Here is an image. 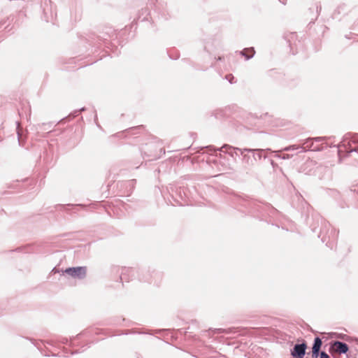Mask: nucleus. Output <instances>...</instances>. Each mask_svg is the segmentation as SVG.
Returning a JSON list of instances; mask_svg holds the SVG:
<instances>
[{"instance_id": "nucleus-5", "label": "nucleus", "mask_w": 358, "mask_h": 358, "mask_svg": "<svg viewBox=\"0 0 358 358\" xmlns=\"http://www.w3.org/2000/svg\"><path fill=\"white\" fill-rule=\"evenodd\" d=\"M307 344L305 341L301 343H296L291 350L290 354L292 358H303L306 355Z\"/></svg>"}, {"instance_id": "nucleus-11", "label": "nucleus", "mask_w": 358, "mask_h": 358, "mask_svg": "<svg viewBox=\"0 0 358 358\" xmlns=\"http://www.w3.org/2000/svg\"><path fill=\"white\" fill-rule=\"evenodd\" d=\"M134 273H135L134 269H133L131 268H124L121 273L120 278L122 281L124 280V281L128 282L129 280V278L127 277V275L129 274L134 275Z\"/></svg>"}, {"instance_id": "nucleus-7", "label": "nucleus", "mask_w": 358, "mask_h": 358, "mask_svg": "<svg viewBox=\"0 0 358 358\" xmlns=\"http://www.w3.org/2000/svg\"><path fill=\"white\" fill-rule=\"evenodd\" d=\"M176 196L178 198H174L173 196V198L177 205L179 206H185L189 205V203L187 201V196L186 194L185 190L184 189H182L181 187L176 189Z\"/></svg>"}, {"instance_id": "nucleus-26", "label": "nucleus", "mask_w": 358, "mask_h": 358, "mask_svg": "<svg viewBox=\"0 0 358 358\" xmlns=\"http://www.w3.org/2000/svg\"><path fill=\"white\" fill-rule=\"evenodd\" d=\"M77 352H78L77 351L75 352V353H77ZM73 354H74V352H71V355H73Z\"/></svg>"}, {"instance_id": "nucleus-9", "label": "nucleus", "mask_w": 358, "mask_h": 358, "mask_svg": "<svg viewBox=\"0 0 358 358\" xmlns=\"http://www.w3.org/2000/svg\"><path fill=\"white\" fill-rule=\"evenodd\" d=\"M220 150V151L228 153L231 157H234V154L238 155V152H240L241 155H243V153L245 152V151H243V149L234 148L229 145H224Z\"/></svg>"}, {"instance_id": "nucleus-1", "label": "nucleus", "mask_w": 358, "mask_h": 358, "mask_svg": "<svg viewBox=\"0 0 358 358\" xmlns=\"http://www.w3.org/2000/svg\"><path fill=\"white\" fill-rule=\"evenodd\" d=\"M338 233V232L333 228L328 222L324 220V227L321 229L318 237L321 238L322 242H326L327 240L334 242L337 238Z\"/></svg>"}, {"instance_id": "nucleus-17", "label": "nucleus", "mask_w": 358, "mask_h": 358, "mask_svg": "<svg viewBox=\"0 0 358 358\" xmlns=\"http://www.w3.org/2000/svg\"><path fill=\"white\" fill-rule=\"evenodd\" d=\"M141 280H143V281H145V282H148L150 283H152L153 282V280L152 279H150V278H143V279H141Z\"/></svg>"}, {"instance_id": "nucleus-24", "label": "nucleus", "mask_w": 358, "mask_h": 358, "mask_svg": "<svg viewBox=\"0 0 358 358\" xmlns=\"http://www.w3.org/2000/svg\"><path fill=\"white\" fill-rule=\"evenodd\" d=\"M85 110V108H80V110H81V111H82V110Z\"/></svg>"}, {"instance_id": "nucleus-10", "label": "nucleus", "mask_w": 358, "mask_h": 358, "mask_svg": "<svg viewBox=\"0 0 358 358\" xmlns=\"http://www.w3.org/2000/svg\"><path fill=\"white\" fill-rule=\"evenodd\" d=\"M243 151L248 152H254L253 157L255 160H260L262 157V152H264V150H256V149H248V148H244Z\"/></svg>"}, {"instance_id": "nucleus-25", "label": "nucleus", "mask_w": 358, "mask_h": 358, "mask_svg": "<svg viewBox=\"0 0 358 358\" xmlns=\"http://www.w3.org/2000/svg\"><path fill=\"white\" fill-rule=\"evenodd\" d=\"M17 140L20 142V136H18Z\"/></svg>"}, {"instance_id": "nucleus-14", "label": "nucleus", "mask_w": 358, "mask_h": 358, "mask_svg": "<svg viewBox=\"0 0 358 358\" xmlns=\"http://www.w3.org/2000/svg\"><path fill=\"white\" fill-rule=\"evenodd\" d=\"M232 331H233V330H232V329H217L215 330L216 333H219V334H220V333H223V332H225V333H227V334H229V333L232 332Z\"/></svg>"}, {"instance_id": "nucleus-23", "label": "nucleus", "mask_w": 358, "mask_h": 358, "mask_svg": "<svg viewBox=\"0 0 358 358\" xmlns=\"http://www.w3.org/2000/svg\"><path fill=\"white\" fill-rule=\"evenodd\" d=\"M77 113H78L77 111H76V112L74 113V114H73V117H75V116H76V115H77Z\"/></svg>"}, {"instance_id": "nucleus-15", "label": "nucleus", "mask_w": 358, "mask_h": 358, "mask_svg": "<svg viewBox=\"0 0 358 358\" xmlns=\"http://www.w3.org/2000/svg\"><path fill=\"white\" fill-rule=\"evenodd\" d=\"M276 157L281 158L282 159H289L291 157V155H289V154H283V155H276Z\"/></svg>"}, {"instance_id": "nucleus-19", "label": "nucleus", "mask_w": 358, "mask_h": 358, "mask_svg": "<svg viewBox=\"0 0 358 358\" xmlns=\"http://www.w3.org/2000/svg\"><path fill=\"white\" fill-rule=\"evenodd\" d=\"M242 155L243 160H245L248 162L250 157L247 155H245L244 152L243 153Z\"/></svg>"}, {"instance_id": "nucleus-18", "label": "nucleus", "mask_w": 358, "mask_h": 358, "mask_svg": "<svg viewBox=\"0 0 358 358\" xmlns=\"http://www.w3.org/2000/svg\"><path fill=\"white\" fill-rule=\"evenodd\" d=\"M226 78L228 79L231 83H232V80H231V78L234 79V77L232 76L231 74H229V75L227 76Z\"/></svg>"}, {"instance_id": "nucleus-22", "label": "nucleus", "mask_w": 358, "mask_h": 358, "mask_svg": "<svg viewBox=\"0 0 358 358\" xmlns=\"http://www.w3.org/2000/svg\"><path fill=\"white\" fill-rule=\"evenodd\" d=\"M350 191H352V192H355V191H356V189H355V188H353V187H350Z\"/></svg>"}, {"instance_id": "nucleus-12", "label": "nucleus", "mask_w": 358, "mask_h": 358, "mask_svg": "<svg viewBox=\"0 0 358 358\" xmlns=\"http://www.w3.org/2000/svg\"><path fill=\"white\" fill-rule=\"evenodd\" d=\"M283 151H293L296 150L297 153L305 152V150L302 148L301 145H292L285 147L282 149Z\"/></svg>"}, {"instance_id": "nucleus-8", "label": "nucleus", "mask_w": 358, "mask_h": 358, "mask_svg": "<svg viewBox=\"0 0 358 358\" xmlns=\"http://www.w3.org/2000/svg\"><path fill=\"white\" fill-rule=\"evenodd\" d=\"M322 345V341L320 337H315L314 339L313 345L312 347V358H318L320 357V348Z\"/></svg>"}, {"instance_id": "nucleus-3", "label": "nucleus", "mask_w": 358, "mask_h": 358, "mask_svg": "<svg viewBox=\"0 0 358 358\" xmlns=\"http://www.w3.org/2000/svg\"><path fill=\"white\" fill-rule=\"evenodd\" d=\"M329 352L331 354H346L349 350L348 345L342 341H334L329 343Z\"/></svg>"}, {"instance_id": "nucleus-21", "label": "nucleus", "mask_w": 358, "mask_h": 358, "mask_svg": "<svg viewBox=\"0 0 358 358\" xmlns=\"http://www.w3.org/2000/svg\"><path fill=\"white\" fill-rule=\"evenodd\" d=\"M67 342H68V339H66H66H64V340L62 341V343H67Z\"/></svg>"}, {"instance_id": "nucleus-6", "label": "nucleus", "mask_w": 358, "mask_h": 358, "mask_svg": "<svg viewBox=\"0 0 358 358\" xmlns=\"http://www.w3.org/2000/svg\"><path fill=\"white\" fill-rule=\"evenodd\" d=\"M64 272L72 277L82 279L86 275V268L85 266L71 267L66 268Z\"/></svg>"}, {"instance_id": "nucleus-13", "label": "nucleus", "mask_w": 358, "mask_h": 358, "mask_svg": "<svg viewBox=\"0 0 358 358\" xmlns=\"http://www.w3.org/2000/svg\"><path fill=\"white\" fill-rule=\"evenodd\" d=\"M240 53H241V55L244 56L247 60H248L254 56L255 50L252 48H245Z\"/></svg>"}, {"instance_id": "nucleus-20", "label": "nucleus", "mask_w": 358, "mask_h": 358, "mask_svg": "<svg viewBox=\"0 0 358 358\" xmlns=\"http://www.w3.org/2000/svg\"><path fill=\"white\" fill-rule=\"evenodd\" d=\"M280 3H282V4H286V2H287V0H278Z\"/></svg>"}, {"instance_id": "nucleus-4", "label": "nucleus", "mask_w": 358, "mask_h": 358, "mask_svg": "<svg viewBox=\"0 0 358 358\" xmlns=\"http://www.w3.org/2000/svg\"><path fill=\"white\" fill-rule=\"evenodd\" d=\"M322 140V138L317 137L315 138H308L303 141L301 144L302 148H304L305 152L310 150V151H320L323 149L322 146L315 145V143L320 142Z\"/></svg>"}, {"instance_id": "nucleus-2", "label": "nucleus", "mask_w": 358, "mask_h": 358, "mask_svg": "<svg viewBox=\"0 0 358 358\" xmlns=\"http://www.w3.org/2000/svg\"><path fill=\"white\" fill-rule=\"evenodd\" d=\"M352 144H351L350 141H347V139H345L341 144L338 145V154L339 157L344 156L343 153H351L352 152H358V145L355 142V141H352Z\"/></svg>"}, {"instance_id": "nucleus-16", "label": "nucleus", "mask_w": 358, "mask_h": 358, "mask_svg": "<svg viewBox=\"0 0 358 358\" xmlns=\"http://www.w3.org/2000/svg\"><path fill=\"white\" fill-rule=\"evenodd\" d=\"M320 358H330V357L326 352L322 351V352L320 353Z\"/></svg>"}]
</instances>
